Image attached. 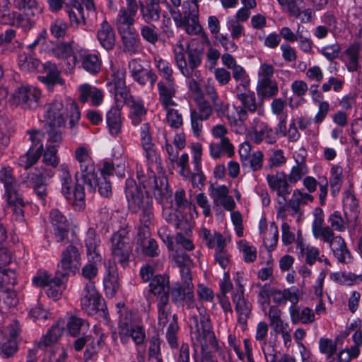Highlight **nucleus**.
<instances>
[{"label":"nucleus","instance_id":"nucleus-12","mask_svg":"<svg viewBox=\"0 0 362 362\" xmlns=\"http://www.w3.org/2000/svg\"><path fill=\"white\" fill-rule=\"evenodd\" d=\"M139 181L146 190L151 189L156 200L161 202L170 197L168 182L165 177H158L154 172L149 170L147 175H138Z\"/></svg>","mask_w":362,"mask_h":362},{"label":"nucleus","instance_id":"nucleus-27","mask_svg":"<svg viewBox=\"0 0 362 362\" xmlns=\"http://www.w3.org/2000/svg\"><path fill=\"white\" fill-rule=\"evenodd\" d=\"M64 105L62 100H55L46 107L45 117L52 125L65 126Z\"/></svg>","mask_w":362,"mask_h":362},{"label":"nucleus","instance_id":"nucleus-39","mask_svg":"<svg viewBox=\"0 0 362 362\" xmlns=\"http://www.w3.org/2000/svg\"><path fill=\"white\" fill-rule=\"evenodd\" d=\"M135 16L136 14H132L129 11L125 10L124 7L121 8L116 19V25L118 33H124L126 30H134L133 25L135 22Z\"/></svg>","mask_w":362,"mask_h":362},{"label":"nucleus","instance_id":"nucleus-26","mask_svg":"<svg viewBox=\"0 0 362 362\" xmlns=\"http://www.w3.org/2000/svg\"><path fill=\"white\" fill-rule=\"evenodd\" d=\"M97 38L101 46L106 50H112L115 45V33L111 25L104 21L97 33Z\"/></svg>","mask_w":362,"mask_h":362},{"label":"nucleus","instance_id":"nucleus-40","mask_svg":"<svg viewBox=\"0 0 362 362\" xmlns=\"http://www.w3.org/2000/svg\"><path fill=\"white\" fill-rule=\"evenodd\" d=\"M13 5L27 16H35L42 11V8L37 0H14Z\"/></svg>","mask_w":362,"mask_h":362},{"label":"nucleus","instance_id":"nucleus-46","mask_svg":"<svg viewBox=\"0 0 362 362\" xmlns=\"http://www.w3.org/2000/svg\"><path fill=\"white\" fill-rule=\"evenodd\" d=\"M103 284L106 295L114 296L120 287L118 273H107L103 279Z\"/></svg>","mask_w":362,"mask_h":362},{"label":"nucleus","instance_id":"nucleus-11","mask_svg":"<svg viewBox=\"0 0 362 362\" xmlns=\"http://www.w3.org/2000/svg\"><path fill=\"white\" fill-rule=\"evenodd\" d=\"M68 273H44L42 276H34L33 282L38 286H47V295L54 300L62 296L67 281Z\"/></svg>","mask_w":362,"mask_h":362},{"label":"nucleus","instance_id":"nucleus-23","mask_svg":"<svg viewBox=\"0 0 362 362\" xmlns=\"http://www.w3.org/2000/svg\"><path fill=\"white\" fill-rule=\"evenodd\" d=\"M233 301L235 304L238 324L244 330L247 327V319L251 313V304L245 299L243 291L233 296Z\"/></svg>","mask_w":362,"mask_h":362},{"label":"nucleus","instance_id":"nucleus-17","mask_svg":"<svg viewBox=\"0 0 362 362\" xmlns=\"http://www.w3.org/2000/svg\"><path fill=\"white\" fill-rule=\"evenodd\" d=\"M40 95V91L34 87L22 86L16 90L13 99L25 109H34L38 105Z\"/></svg>","mask_w":362,"mask_h":362},{"label":"nucleus","instance_id":"nucleus-41","mask_svg":"<svg viewBox=\"0 0 362 362\" xmlns=\"http://www.w3.org/2000/svg\"><path fill=\"white\" fill-rule=\"evenodd\" d=\"M64 327L59 323L54 325L47 332L43 335L39 342L37 347L44 349L56 343L63 333Z\"/></svg>","mask_w":362,"mask_h":362},{"label":"nucleus","instance_id":"nucleus-56","mask_svg":"<svg viewBox=\"0 0 362 362\" xmlns=\"http://www.w3.org/2000/svg\"><path fill=\"white\" fill-rule=\"evenodd\" d=\"M57 149L56 146H48L46 148L43 153L42 162L46 165L56 168L58 164L59 159L57 155Z\"/></svg>","mask_w":362,"mask_h":362},{"label":"nucleus","instance_id":"nucleus-59","mask_svg":"<svg viewBox=\"0 0 362 362\" xmlns=\"http://www.w3.org/2000/svg\"><path fill=\"white\" fill-rule=\"evenodd\" d=\"M155 25H146L141 28V35L144 40L151 45H155L158 40V34Z\"/></svg>","mask_w":362,"mask_h":362},{"label":"nucleus","instance_id":"nucleus-29","mask_svg":"<svg viewBox=\"0 0 362 362\" xmlns=\"http://www.w3.org/2000/svg\"><path fill=\"white\" fill-rule=\"evenodd\" d=\"M281 314V310L275 305L270 306L268 312H265V315L269 318V325L276 334L290 328L288 323L282 320Z\"/></svg>","mask_w":362,"mask_h":362},{"label":"nucleus","instance_id":"nucleus-54","mask_svg":"<svg viewBox=\"0 0 362 362\" xmlns=\"http://www.w3.org/2000/svg\"><path fill=\"white\" fill-rule=\"evenodd\" d=\"M86 252L98 250L100 244V240L94 228H89L86 232L84 240Z\"/></svg>","mask_w":362,"mask_h":362},{"label":"nucleus","instance_id":"nucleus-30","mask_svg":"<svg viewBox=\"0 0 362 362\" xmlns=\"http://www.w3.org/2000/svg\"><path fill=\"white\" fill-rule=\"evenodd\" d=\"M141 141L146 157L148 161L153 162L156 159L155 146L152 143L151 127L149 123H144L141 127Z\"/></svg>","mask_w":362,"mask_h":362},{"label":"nucleus","instance_id":"nucleus-13","mask_svg":"<svg viewBox=\"0 0 362 362\" xmlns=\"http://www.w3.org/2000/svg\"><path fill=\"white\" fill-rule=\"evenodd\" d=\"M30 141L32 145L28 152L21 157V165L28 169L35 165L42 155L44 134L40 130H29Z\"/></svg>","mask_w":362,"mask_h":362},{"label":"nucleus","instance_id":"nucleus-8","mask_svg":"<svg viewBox=\"0 0 362 362\" xmlns=\"http://www.w3.org/2000/svg\"><path fill=\"white\" fill-rule=\"evenodd\" d=\"M111 252L115 260H117L121 269H131L135 264L134 260L130 259L132 252V244L128 236L126 229H120L114 233L110 239Z\"/></svg>","mask_w":362,"mask_h":362},{"label":"nucleus","instance_id":"nucleus-1","mask_svg":"<svg viewBox=\"0 0 362 362\" xmlns=\"http://www.w3.org/2000/svg\"><path fill=\"white\" fill-rule=\"evenodd\" d=\"M199 34L201 35L200 39H192L186 48L180 43L177 45V47L173 51L175 64L180 73L187 78H192L193 76L198 77L199 71L197 69L202 62L205 49L204 45H211L205 32L202 30Z\"/></svg>","mask_w":362,"mask_h":362},{"label":"nucleus","instance_id":"nucleus-48","mask_svg":"<svg viewBox=\"0 0 362 362\" xmlns=\"http://www.w3.org/2000/svg\"><path fill=\"white\" fill-rule=\"evenodd\" d=\"M179 329L177 315L173 314V320L169 323L165 333L166 339L171 348H176L178 346L177 334Z\"/></svg>","mask_w":362,"mask_h":362},{"label":"nucleus","instance_id":"nucleus-58","mask_svg":"<svg viewBox=\"0 0 362 362\" xmlns=\"http://www.w3.org/2000/svg\"><path fill=\"white\" fill-rule=\"evenodd\" d=\"M351 136L355 145L362 144V119L357 118L351 123Z\"/></svg>","mask_w":362,"mask_h":362},{"label":"nucleus","instance_id":"nucleus-47","mask_svg":"<svg viewBox=\"0 0 362 362\" xmlns=\"http://www.w3.org/2000/svg\"><path fill=\"white\" fill-rule=\"evenodd\" d=\"M331 279L346 286H351L362 281V274L356 275L354 273H331Z\"/></svg>","mask_w":362,"mask_h":362},{"label":"nucleus","instance_id":"nucleus-24","mask_svg":"<svg viewBox=\"0 0 362 362\" xmlns=\"http://www.w3.org/2000/svg\"><path fill=\"white\" fill-rule=\"evenodd\" d=\"M158 90V100L163 109H168V107L175 106L177 103L173 100L175 96L176 89L175 82H167L160 81L157 83Z\"/></svg>","mask_w":362,"mask_h":362},{"label":"nucleus","instance_id":"nucleus-19","mask_svg":"<svg viewBox=\"0 0 362 362\" xmlns=\"http://www.w3.org/2000/svg\"><path fill=\"white\" fill-rule=\"evenodd\" d=\"M144 281H149L150 291L155 296H160L164 293L168 296L169 277L166 273H140Z\"/></svg>","mask_w":362,"mask_h":362},{"label":"nucleus","instance_id":"nucleus-34","mask_svg":"<svg viewBox=\"0 0 362 362\" xmlns=\"http://www.w3.org/2000/svg\"><path fill=\"white\" fill-rule=\"evenodd\" d=\"M291 321L293 325L299 322L310 324L315 320V314L312 309L306 307L300 310L298 306L291 305L288 309Z\"/></svg>","mask_w":362,"mask_h":362},{"label":"nucleus","instance_id":"nucleus-36","mask_svg":"<svg viewBox=\"0 0 362 362\" xmlns=\"http://www.w3.org/2000/svg\"><path fill=\"white\" fill-rule=\"evenodd\" d=\"M209 149L210 154L214 158H218L223 153H226L228 157L234 154V147L228 138H223L219 142L211 143Z\"/></svg>","mask_w":362,"mask_h":362},{"label":"nucleus","instance_id":"nucleus-22","mask_svg":"<svg viewBox=\"0 0 362 362\" xmlns=\"http://www.w3.org/2000/svg\"><path fill=\"white\" fill-rule=\"evenodd\" d=\"M49 217L51 223L54 227V234L57 241H64L67 238L69 228V224L66 218L57 209L51 210Z\"/></svg>","mask_w":362,"mask_h":362},{"label":"nucleus","instance_id":"nucleus-14","mask_svg":"<svg viewBox=\"0 0 362 362\" xmlns=\"http://www.w3.org/2000/svg\"><path fill=\"white\" fill-rule=\"evenodd\" d=\"M0 182L4 185V196L7 202H22V194L20 184L13 175V170L9 168H3L0 170Z\"/></svg>","mask_w":362,"mask_h":362},{"label":"nucleus","instance_id":"nucleus-53","mask_svg":"<svg viewBox=\"0 0 362 362\" xmlns=\"http://www.w3.org/2000/svg\"><path fill=\"white\" fill-rule=\"evenodd\" d=\"M156 66L163 74V78L167 82H175L173 77V69L170 62L161 58L156 59Z\"/></svg>","mask_w":362,"mask_h":362},{"label":"nucleus","instance_id":"nucleus-7","mask_svg":"<svg viewBox=\"0 0 362 362\" xmlns=\"http://www.w3.org/2000/svg\"><path fill=\"white\" fill-rule=\"evenodd\" d=\"M236 98L240 100L241 106L236 108L238 120L241 122L248 119V113H257L258 116H264L265 108L264 101L260 98L257 99L254 91L248 87L241 89V86H237L235 89Z\"/></svg>","mask_w":362,"mask_h":362},{"label":"nucleus","instance_id":"nucleus-25","mask_svg":"<svg viewBox=\"0 0 362 362\" xmlns=\"http://www.w3.org/2000/svg\"><path fill=\"white\" fill-rule=\"evenodd\" d=\"M158 321L159 327H165L170 323L173 315L171 313V305L169 303V296L164 293L157 299Z\"/></svg>","mask_w":362,"mask_h":362},{"label":"nucleus","instance_id":"nucleus-6","mask_svg":"<svg viewBox=\"0 0 362 362\" xmlns=\"http://www.w3.org/2000/svg\"><path fill=\"white\" fill-rule=\"evenodd\" d=\"M202 0H187L182 5V12L170 11L177 28H185L189 35L197 34L202 30L199 23V5Z\"/></svg>","mask_w":362,"mask_h":362},{"label":"nucleus","instance_id":"nucleus-28","mask_svg":"<svg viewBox=\"0 0 362 362\" xmlns=\"http://www.w3.org/2000/svg\"><path fill=\"white\" fill-rule=\"evenodd\" d=\"M67 13L69 18L70 25L77 28L78 26L86 24V17L83 5L78 0H71L69 2Z\"/></svg>","mask_w":362,"mask_h":362},{"label":"nucleus","instance_id":"nucleus-5","mask_svg":"<svg viewBox=\"0 0 362 362\" xmlns=\"http://www.w3.org/2000/svg\"><path fill=\"white\" fill-rule=\"evenodd\" d=\"M97 273H82L83 283L85 284L82 291L81 305L82 309L89 315H93L98 311L105 314V301L95 286L94 279Z\"/></svg>","mask_w":362,"mask_h":362},{"label":"nucleus","instance_id":"nucleus-10","mask_svg":"<svg viewBox=\"0 0 362 362\" xmlns=\"http://www.w3.org/2000/svg\"><path fill=\"white\" fill-rule=\"evenodd\" d=\"M74 177L76 183L74 189V197L76 201L80 202L82 205L85 199L83 184L87 185L90 192L95 191V183L98 176L93 160L80 165V172H76Z\"/></svg>","mask_w":362,"mask_h":362},{"label":"nucleus","instance_id":"nucleus-49","mask_svg":"<svg viewBox=\"0 0 362 362\" xmlns=\"http://www.w3.org/2000/svg\"><path fill=\"white\" fill-rule=\"evenodd\" d=\"M89 327V323L80 317L72 316L67 322L69 332L72 336H76L81 332L86 331Z\"/></svg>","mask_w":362,"mask_h":362},{"label":"nucleus","instance_id":"nucleus-3","mask_svg":"<svg viewBox=\"0 0 362 362\" xmlns=\"http://www.w3.org/2000/svg\"><path fill=\"white\" fill-rule=\"evenodd\" d=\"M125 194L131 212L136 214L141 211L139 221L151 222L154 214L153 200L148 191L141 190L133 180H128L126 182Z\"/></svg>","mask_w":362,"mask_h":362},{"label":"nucleus","instance_id":"nucleus-60","mask_svg":"<svg viewBox=\"0 0 362 362\" xmlns=\"http://www.w3.org/2000/svg\"><path fill=\"white\" fill-rule=\"evenodd\" d=\"M175 264L180 269L181 272L187 270L190 272L194 269V265L189 255L185 252L177 253L174 257Z\"/></svg>","mask_w":362,"mask_h":362},{"label":"nucleus","instance_id":"nucleus-16","mask_svg":"<svg viewBox=\"0 0 362 362\" xmlns=\"http://www.w3.org/2000/svg\"><path fill=\"white\" fill-rule=\"evenodd\" d=\"M268 186L273 192H276L279 197L286 201V197L291 194L292 188L289 185L287 175L284 171H276L269 173L266 177Z\"/></svg>","mask_w":362,"mask_h":362},{"label":"nucleus","instance_id":"nucleus-32","mask_svg":"<svg viewBox=\"0 0 362 362\" xmlns=\"http://www.w3.org/2000/svg\"><path fill=\"white\" fill-rule=\"evenodd\" d=\"M121 36L124 52L132 54L139 52L141 47V41L135 29L119 33Z\"/></svg>","mask_w":362,"mask_h":362},{"label":"nucleus","instance_id":"nucleus-18","mask_svg":"<svg viewBox=\"0 0 362 362\" xmlns=\"http://www.w3.org/2000/svg\"><path fill=\"white\" fill-rule=\"evenodd\" d=\"M81 260L78 249L76 246L70 245L62 251L58 267L64 272H79L81 267Z\"/></svg>","mask_w":362,"mask_h":362},{"label":"nucleus","instance_id":"nucleus-21","mask_svg":"<svg viewBox=\"0 0 362 362\" xmlns=\"http://www.w3.org/2000/svg\"><path fill=\"white\" fill-rule=\"evenodd\" d=\"M41 69L43 70L44 75L39 76L38 79L47 86L49 90H53L57 84L64 85V80L61 77V72L56 64L48 62L42 64Z\"/></svg>","mask_w":362,"mask_h":362},{"label":"nucleus","instance_id":"nucleus-20","mask_svg":"<svg viewBox=\"0 0 362 362\" xmlns=\"http://www.w3.org/2000/svg\"><path fill=\"white\" fill-rule=\"evenodd\" d=\"M252 125V141L255 144H259L263 140L269 144H273L276 141V132H274V130L267 122L259 118H255Z\"/></svg>","mask_w":362,"mask_h":362},{"label":"nucleus","instance_id":"nucleus-55","mask_svg":"<svg viewBox=\"0 0 362 362\" xmlns=\"http://www.w3.org/2000/svg\"><path fill=\"white\" fill-rule=\"evenodd\" d=\"M362 322L360 319H356L353 320L351 322L349 326L347 327V333H350L353 332L354 334L352 335V339L354 341V346H357L359 348V346L362 345Z\"/></svg>","mask_w":362,"mask_h":362},{"label":"nucleus","instance_id":"nucleus-9","mask_svg":"<svg viewBox=\"0 0 362 362\" xmlns=\"http://www.w3.org/2000/svg\"><path fill=\"white\" fill-rule=\"evenodd\" d=\"M200 237L205 245L210 249H215V261L222 269H230V255L228 253L226 246V238L219 232H214L211 234L209 230L204 228L200 231Z\"/></svg>","mask_w":362,"mask_h":362},{"label":"nucleus","instance_id":"nucleus-15","mask_svg":"<svg viewBox=\"0 0 362 362\" xmlns=\"http://www.w3.org/2000/svg\"><path fill=\"white\" fill-rule=\"evenodd\" d=\"M182 278L187 280L182 285L176 283L170 291L172 300L177 305H183L184 301L192 302L194 298V286L190 273H183Z\"/></svg>","mask_w":362,"mask_h":362},{"label":"nucleus","instance_id":"nucleus-43","mask_svg":"<svg viewBox=\"0 0 362 362\" xmlns=\"http://www.w3.org/2000/svg\"><path fill=\"white\" fill-rule=\"evenodd\" d=\"M16 328L10 332V337L2 339L0 341V353L3 354L6 357H9L17 351V341L16 337L18 333V325Z\"/></svg>","mask_w":362,"mask_h":362},{"label":"nucleus","instance_id":"nucleus-31","mask_svg":"<svg viewBox=\"0 0 362 362\" xmlns=\"http://www.w3.org/2000/svg\"><path fill=\"white\" fill-rule=\"evenodd\" d=\"M79 100L83 103H86L88 98H90L92 105L98 106L103 100V92L96 87H93L89 84L81 85L79 87Z\"/></svg>","mask_w":362,"mask_h":362},{"label":"nucleus","instance_id":"nucleus-4","mask_svg":"<svg viewBox=\"0 0 362 362\" xmlns=\"http://www.w3.org/2000/svg\"><path fill=\"white\" fill-rule=\"evenodd\" d=\"M119 314V336L122 344H127L132 339L136 345L144 344L146 339L145 329L143 325L132 320V314L124 304H117Z\"/></svg>","mask_w":362,"mask_h":362},{"label":"nucleus","instance_id":"nucleus-61","mask_svg":"<svg viewBox=\"0 0 362 362\" xmlns=\"http://www.w3.org/2000/svg\"><path fill=\"white\" fill-rule=\"evenodd\" d=\"M166 112V119L170 126L175 129H178L182 125V117L178 110L168 107V109H164Z\"/></svg>","mask_w":362,"mask_h":362},{"label":"nucleus","instance_id":"nucleus-57","mask_svg":"<svg viewBox=\"0 0 362 362\" xmlns=\"http://www.w3.org/2000/svg\"><path fill=\"white\" fill-rule=\"evenodd\" d=\"M233 78L236 81H240L238 86H241V89L249 86L250 80L245 70L240 66L236 65L232 69Z\"/></svg>","mask_w":362,"mask_h":362},{"label":"nucleus","instance_id":"nucleus-45","mask_svg":"<svg viewBox=\"0 0 362 362\" xmlns=\"http://www.w3.org/2000/svg\"><path fill=\"white\" fill-rule=\"evenodd\" d=\"M139 9L142 19L148 24L158 21L160 18L161 7L144 6V2L139 1Z\"/></svg>","mask_w":362,"mask_h":362},{"label":"nucleus","instance_id":"nucleus-42","mask_svg":"<svg viewBox=\"0 0 362 362\" xmlns=\"http://www.w3.org/2000/svg\"><path fill=\"white\" fill-rule=\"evenodd\" d=\"M106 121L110 134L117 136L121 132L122 128L120 110L116 107H112L107 112Z\"/></svg>","mask_w":362,"mask_h":362},{"label":"nucleus","instance_id":"nucleus-35","mask_svg":"<svg viewBox=\"0 0 362 362\" xmlns=\"http://www.w3.org/2000/svg\"><path fill=\"white\" fill-rule=\"evenodd\" d=\"M80 62L83 69L90 74L95 75L101 69L102 62L96 54H80Z\"/></svg>","mask_w":362,"mask_h":362},{"label":"nucleus","instance_id":"nucleus-50","mask_svg":"<svg viewBox=\"0 0 362 362\" xmlns=\"http://www.w3.org/2000/svg\"><path fill=\"white\" fill-rule=\"evenodd\" d=\"M88 262L81 272H97L102 264V256L99 250L86 252Z\"/></svg>","mask_w":362,"mask_h":362},{"label":"nucleus","instance_id":"nucleus-2","mask_svg":"<svg viewBox=\"0 0 362 362\" xmlns=\"http://www.w3.org/2000/svg\"><path fill=\"white\" fill-rule=\"evenodd\" d=\"M190 328L191 340L194 349L200 348L203 351L209 344L224 362H230V351L219 346L207 317L204 316L199 320L197 316H193L190 319Z\"/></svg>","mask_w":362,"mask_h":362},{"label":"nucleus","instance_id":"nucleus-33","mask_svg":"<svg viewBox=\"0 0 362 362\" xmlns=\"http://www.w3.org/2000/svg\"><path fill=\"white\" fill-rule=\"evenodd\" d=\"M331 250L334 256L341 263H349L351 255L349 251L344 240L341 236H336L332 239L329 243Z\"/></svg>","mask_w":362,"mask_h":362},{"label":"nucleus","instance_id":"nucleus-64","mask_svg":"<svg viewBox=\"0 0 362 362\" xmlns=\"http://www.w3.org/2000/svg\"><path fill=\"white\" fill-rule=\"evenodd\" d=\"M68 29V24L60 19H57L50 25L51 34L55 38H63L66 35Z\"/></svg>","mask_w":362,"mask_h":362},{"label":"nucleus","instance_id":"nucleus-37","mask_svg":"<svg viewBox=\"0 0 362 362\" xmlns=\"http://www.w3.org/2000/svg\"><path fill=\"white\" fill-rule=\"evenodd\" d=\"M258 98L264 99L275 96L279 91L277 83L272 79L258 80L257 85Z\"/></svg>","mask_w":362,"mask_h":362},{"label":"nucleus","instance_id":"nucleus-63","mask_svg":"<svg viewBox=\"0 0 362 362\" xmlns=\"http://www.w3.org/2000/svg\"><path fill=\"white\" fill-rule=\"evenodd\" d=\"M360 353L357 346H351L350 348L345 347L337 354V362H349L351 358H356Z\"/></svg>","mask_w":362,"mask_h":362},{"label":"nucleus","instance_id":"nucleus-62","mask_svg":"<svg viewBox=\"0 0 362 362\" xmlns=\"http://www.w3.org/2000/svg\"><path fill=\"white\" fill-rule=\"evenodd\" d=\"M44 174L45 170L36 168L33 172H31L28 175L27 179L30 184L32 185L33 189L40 186L46 185L45 177Z\"/></svg>","mask_w":362,"mask_h":362},{"label":"nucleus","instance_id":"nucleus-44","mask_svg":"<svg viewBox=\"0 0 362 362\" xmlns=\"http://www.w3.org/2000/svg\"><path fill=\"white\" fill-rule=\"evenodd\" d=\"M18 63L22 71L28 72L41 71L43 64L39 59L25 53L19 54Z\"/></svg>","mask_w":362,"mask_h":362},{"label":"nucleus","instance_id":"nucleus-51","mask_svg":"<svg viewBox=\"0 0 362 362\" xmlns=\"http://www.w3.org/2000/svg\"><path fill=\"white\" fill-rule=\"evenodd\" d=\"M131 112L129 117L132 119V123L133 125L139 124L142 120L143 117L146 114V110L145 109L144 104L142 102L132 100L130 105Z\"/></svg>","mask_w":362,"mask_h":362},{"label":"nucleus","instance_id":"nucleus-52","mask_svg":"<svg viewBox=\"0 0 362 362\" xmlns=\"http://www.w3.org/2000/svg\"><path fill=\"white\" fill-rule=\"evenodd\" d=\"M286 163V158L281 149L273 150L269 154V158L265 170H272L274 168H279Z\"/></svg>","mask_w":362,"mask_h":362},{"label":"nucleus","instance_id":"nucleus-38","mask_svg":"<svg viewBox=\"0 0 362 362\" xmlns=\"http://www.w3.org/2000/svg\"><path fill=\"white\" fill-rule=\"evenodd\" d=\"M50 52L54 57L60 59H67L72 57L71 64L73 66H75L77 62L72 47V42L58 43L52 48Z\"/></svg>","mask_w":362,"mask_h":362}]
</instances>
